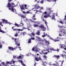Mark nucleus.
Returning a JSON list of instances; mask_svg holds the SVG:
<instances>
[{"label":"nucleus","mask_w":66,"mask_h":66,"mask_svg":"<svg viewBox=\"0 0 66 66\" xmlns=\"http://www.w3.org/2000/svg\"><path fill=\"white\" fill-rule=\"evenodd\" d=\"M53 65L54 66H60V65H59V63L57 62H56V64H53Z\"/></svg>","instance_id":"6ab92c4d"},{"label":"nucleus","mask_w":66,"mask_h":66,"mask_svg":"<svg viewBox=\"0 0 66 66\" xmlns=\"http://www.w3.org/2000/svg\"><path fill=\"white\" fill-rule=\"evenodd\" d=\"M29 35L31 37H33V36H35V34L34 32L31 33V34H29Z\"/></svg>","instance_id":"4468645a"},{"label":"nucleus","mask_w":66,"mask_h":66,"mask_svg":"<svg viewBox=\"0 0 66 66\" xmlns=\"http://www.w3.org/2000/svg\"><path fill=\"white\" fill-rule=\"evenodd\" d=\"M45 24H46L47 28H48V26L47 25V21H45Z\"/></svg>","instance_id":"c9c22d12"},{"label":"nucleus","mask_w":66,"mask_h":66,"mask_svg":"<svg viewBox=\"0 0 66 66\" xmlns=\"http://www.w3.org/2000/svg\"><path fill=\"white\" fill-rule=\"evenodd\" d=\"M35 47H33L32 48V51H34V50L35 49Z\"/></svg>","instance_id":"c03bdc74"},{"label":"nucleus","mask_w":66,"mask_h":66,"mask_svg":"<svg viewBox=\"0 0 66 66\" xmlns=\"http://www.w3.org/2000/svg\"><path fill=\"white\" fill-rule=\"evenodd\" d=\"M2 44H1V43L0 42V48H2Z\"/></svg>","instance_id":"a18cd8bd"},{"label":"nucleus","mask_w":66,"mask_h":66,"mask_svg":"<svg viewBox=\"0 0 66 66\" xmlns=\"http://www.w3.org/2000/svg\"><path fill=\"white\" fill-rule=\"evenodd\" d=\"M48 53L47 52H46L45 53H43V54H48Z\"/></svg>","instance_id":"8fccbe9b"},{"label":"nucleus","mask_w":66,"mask_h":66,"mask_svg":"<svg viewBox=\"0 0 66 66\" xmlns=\"http://www.w3.org/2000/svg\"><path fill=\"white\" fill-rule=\"evenodd\" d=\"M22 13H23L24 14H26V12H25V11H23L22 12Z\"/></svg>","instance_id":"5fc2aeb1"},{"label":"nucleus","mask_w":66,"mask_h":66,"mask_svg":"<svg viewBox=\"0 0 66 66\" xmlns=\"http://www.w3.org/2000/svg\"><path fill=\"white\" fill-rule=\"evenodd\" d=\"M40 10H44V8L43 7H42L40 9Z\"/></svg>","instance_id":"13d9d810"},{"label":"nucleus","mask_w":66,"mask_h":66,"mask_svg":"<svg viewBox=\"0 0 66 66\" xmlns=\"http://www.w3.org/2000/svg\"><path fill=\"white\" fill-rule=\"evenodd\" d=\"M18 35V33L17 32H16V34L14 35V36L15 37H17Z\"/></svg>","instance_id":"bb28decb"},{"label":"nucleus","mask_w":66,"mask_h":66,"mask_svg":"<svg viewBox=\"0 0 66 66\" xmlns=\"http://www.w3.org/2000/svg\"><path fill=\"white\" fill-rule=\"evenodd\" d=\"M47 13V12H45L43 13V15H44V14H45V15H46V14Z\"/></svg>","instance_id":"79ce46f5"},{"label":"nucleus","mask_w":66,"mask_h":66,"mask_svg":"<svg viewBox=\"0 0 66 66\" xmlns=\"http://www.w3.org/2000/svg\"><path fill=\"white\" fill-rule=\"evenodd\" d=\"M35 59L36 61H39V60H42V59H41V57H35Z\"/></svg>","instance_id":"6e6552de"},{"label":"nucleus","mask_w":66,"mask_h":66,"mask_svg":"<svg viewBox=\"0 0 66 66\" xmlns=\"http://www.w3.org/2000/svg\"><path fill=\"white\" fill-rule=\"evenodd\" d=\"M26 14H32V12H30L29 11H27L26 12Z\"/></svg>","instance_id":"f704fd0d"},{"label":"nucleus","mask_w":66,"mask_h":66,"mask_svg":"<svg viewBox=\"0 0 66 66\" xmlns=\"http://www.w3.org/2000/svg\"><path fill=\"white\" fill-rule=\"evenodd\" d=\"M2 20L3 23H4V22H5V23H8V24H9L10 25L12 24V23L8 22L7 21V20H5V19H3Z\"/></svg>","instance_id":"39448f33"},{"label":"nucleus","mask_w":66,"mask_h":66,"mask_svg":"<svg viewBox=\"0 0 66 66\" xmlns=\"http://www.w3.org/2000/svg\"><path fill=\"white\" fill-rule=\"evenodd\" d=\"M11 4H12V5H15V4H14V3H11Z\"/></svg>","instance_id":"052dcab7"},{"label":"nucleus","mask_w":66,"mask_h":66,"mask_svg":"<svg viewBox=\"0 0 66 66\" xmlns=\"http://www.w3.org/2000/svg\"><path fill=\"white\" fill-rule=\"evenodd\" d=\"M59 22V23H62V24H63V21H60V22Z\"/></svg>","instance_id":"49530a36"},{"label":"nucleus","mask_w":66,"mask_h":66,"mask_svg":"<svg viewBox=\"0 0 66 66\" xmlns=\"http://www.w3.org/2000/svg\"><path fill=\"white\" fill-rule=\"evenodd\" d=\"M35 15H36L35 14H34L32 17V19L33 20H36V19H37L36 18H35Z\"/></svg>","instance_id":"ddd939ff"},{"label":"nucleus","mask_w":66,"mask_h":66,"mask_svg":"<svg viewBox=\"0 0 66 66\" xmlns=\"http://www.w3.org/2000/svg\"><path fill=\"white\" fill-rule=\"evenodd\" d=\"M64 50H66V46L65 47V48H64Z\"/></svg>","instance_id":"774afa93"},{"label":"nucleus","mask_w":66,"mask_h":66,"mask_svg":"<svg viewBox=\"0 0 66 66\" xmlns=\"http://www.w3.org/2000/svg\"><path fill=\"white\" fill-rule=\"evenodd\" d=\"M39 28H42V29H46V28L45 27H44V25L43 24H41V25L39 26Z\"/></svg>","instance_id":"9d476101"},{"label":"nucleus","mask_w":66,"mask_h":66,"mask_svg":"<svg viewBox=\"0 0 66 66\" xmlns=\"http://www.w3.org/2000/svg\"><path fill=\"white\" fill-rule=\"evenodd\" d=\"M31 39L32 40H34L35 39V38L34 37H33L32 38H31Z\"/></svg>","instance_id":"3c124183"},{"label":"nucleus","mask_w":66,"mask_h":66,"mask_svg":"<svg viewBox=\"0 0 66 66\" xmlns=\"http://www.w3.org/2000/svg\"><path fill=\"white\" fill-rule=\"evenodd\" d=\"M23 57H24L23 55H22L21 56H19V57H17V58L18 59H22Z\"/></svg>","instance_id":"f3484780"},{"label":"nucleus","mask_w":66,"mask_h":66,"mask_svg":"<svg viewBox=\"0 0 66 66\" xmlns=\"http://www.w3.org/2000/svg\"><path fill=\"white\" fill-rule=\"evenodd\" d=\"M17 29H13V31H16V30H17Z\"/></svg>","instance_id":"864d4df0"},{"label":"nucleus","mask_w":66,"mask_h":66,"mask_svg":"<svg viewBox=\"0 0 66 66\" xmlns=\"http://www.w3.org/2000/svg\"><path fill=\"white\" fill-rule=\"evenodd\" d=\"M39 12L40 13H42V11L40 10L39 11Z\"/></svg>","instance_id":"69168bd1"},{"label":"nucleus","mask_w":66,"mask_h":66,"mask_svg":"<svg viewBox=\"0 0 66 66\" xmlns=\"http://www.w3.org/2000/svg\"><path fill=\"white\" fill-rule=\"evenodd\" d=\"M53 14L52 15V16H51L50 15V14H47V17H51V18L52 19H55V16H54V15H55V14L54 13H53Z\"/></svg>","instance_id":"7ed1b4c3"},{"label":"nucleus","mask_w":66,"mask_h":66,"mask_svg":"<svg viewBox=\"0 0 66 66\" xmlns=\"http://www.w3.org/2000/svg\"><path fill=\"white\" fill-rule=\"evenodd\" d=\"M9 49L10 50H12V51H14V50H15L16 49V48H13V47H8Z\"/></svg>","instance_id":"9b49d317"},{"label":"nucleus","mask_w":66,"mask_h":66,"mask_svg":"<svg viewBox=\"0 0 66 66\" xmlns=\"http://www.w3.org/2000/svg\"><path fill=\"white\" fill-rule=\"evenodd\" d=\"M47 35V34H46L45 35L44 34L42 35V37H45V36H46Z\"/></svg>","instance_id":"2f4dec72"},{"label":"nucleus","mask_w":66,"mask_h":66,"mask_svg":"<svg viewBox=\"0 0 66 66\" xmlns=\"http://www.w3.org/2000/svg\"><path fill=\"white\" fill-rule=\"evenodd\" d=\"M12 64V63H10V62L9 61H7L6 63V64Z\"/></svg>","instance_id":"473e14b6"},{"label":"nucleus","mask_w":66,"mask_h":66,"mask_svg":"<svg viewBox=\"0 0 66 66\" xmlns=\"http://www.w3.org/2000/svg\"><path fill=\"white\" fill-rule=\"evenodd\" d=\"M19 16H20L21 17H22V18H26V16H24L23 15H22L21 14H20V15H19Z\"/></svg>","instance_id":"dca6fc26"},{"label":"nucleus","mask_w":66,"mask_h":66,"mask_svg":"<svg viewBox=\"0 0 66 66\" xmlns=\"http://www.w3.org/2000/svg\"><path fill=\"white\" fill-rule=\"evenodd\" d=\"M60 50H59V49H58V48L57 49V50H56L55 51H57V52H59V51Z\"/></svg>","instance_id":"6e6d98bb"},{"label":"nucleus","mask_w":66,"mask_h":66,"mask_svg":"<svg viewBox=\"0 0 66 66\" xmlns=\"http://www.w3.org/2000/svg\"><path fill=\"white\" fill-rule=\"evenodd\" d=\"M44 18H48V16H47V15H44Z\"/></svg>","instance_id":"37998d69"},{"label":"nucleus","mask_w":66,"mask_h":66,"mask_svg":"<svg viewBox=\"0 0 66 66\" xmlns=\"http://www.w3.org/2000/svg\"><path fill=\"white\" fill-rule=\"evenodd\" d=\"M23 30V29H17V31H22Z\"/></svg>","instance_id":"7c9ffc66"},{"label":"nucleus","mask_w":66,"mask_h":66,"mask_svg":"<svg viewBox=\"0 0 66 66\" xmlns=\"http://www.w3.org/2000/svg\"><path fill=\"white\" fill-rule=\"evenodd\" d=\"M16 56H13V58H16Z\"/></svg>","instance_id":"0e129e2a"},{"label":"nucleus","mask_w":66,"mask_h":66,"mask_svg":"<svg viewBox=\"0 0 66 66\" xmlns=\"http://www.w3.org/2000/svg\"><path fill=\"white\" fill-rule=\"evenodd\" d=\"M0 29H2L1 28V27H0ZM0 32H2V33H5V32L4 31L1 29H0Z\"/></svg>","instance_id":"b1692460"},{"label":"nucleus","mask_w":66,"mask_h":66,"mask_svg":"<svg viewBox=\"0 0 66 66\" xmlns=\"http://www.w3.org/2000/svg\"><path fill=\"white\" fill-rule=\"evenodd\" d=\"M43 57H44V59H45V60H47V56L46 55H45L43 56Z\"/></svg>","instance_id":"c85d7f7f"},{"label":"nucleus","mask_w":66,"mask_h":66,"mask_svg":"<svg viewBox=\"0 0 66 66\" xmlns=\"http://www.w3.org/2000/svg\"><path fill=\"white\" fill-rule=\"evenodd\" d=\"M42 20L43 21L45 22V19H44V18H43V16L42 17Z\"/></svg>","instance_id":"4c0bfd02"},{"label":"nucleus","mask_w":66,"mask_h":66,"mask_svg":"<svg viewBox=\"0 0 66 66\" xmlns=\"http://www.w3.org/2000/svg\"><path fill=\"white\" fill-rule=\"evenodd\" d=\"M47 37H49L50 39H51L52 40H53L54 42H58V41H60L59 40H55L54 39L52 38L49 35H47Z\"/></svg>","instance_id":"20e7f679"},{"label":"nucleus","mask_w":66,"mask_h":66,"mask_svg":"<svg viewBox=\"0 0 66 66\" xmlns=\"http://www.w3.org/2000/svg\"><path fill=\"white\" fill-rule=\"evenodd\" d=\"M65 47H66V46H65V45L62 44L61 45V48H62L63 49H64V48H65Z\"/></svg>","instance_id":"4be33fe9"},{"label":"nucleus","mask_w":66,"mask_h":66,"mask_svg":"<svg viewBox=\"0 0 66 66\" xmlns=\"http://www.w3.org/2000/svg\"><path fill=\"white\" fill-rule=\"evenodd\" d=\"M44 0H42L40 2V3L42 4H43L44 3Z\"/></svg>","instance_id":"58836bf2"},{"label":"nucleus","mask_w":66,"mask_h":66,"mask_svg":"<svg viewBox=\"0 0 66 66\" xmlns=\"http://www.w3.org/2000/svg\"><path fill=\"white\" fill-rule=\"evenodd\" d=\"M12 39H14V42H15L16 40H17V38L14 39V38H12Z\"/></svg>","instance_id":"ea45409f"},{"label":"nucleus","mask_w":66,"mask_h":66,"mask_svg":"<svg viewBox=\"0 0 66 66\" xmlns=\"http://www.w3.org/2000/svg\"><path fill=\"white\" fill-rule=\"evenodd\" d=\"M37 35H40V32L38 31L37 32V33H36Z\"/></svg>","instance_id":"c756f323"},{"label":"nucleus","mask_w":66,"mask_h":66,"mask_svg":"<svg viewBox=\"0 0 66 66\" xmlns=\"http://www.w3.org/2000/svg\"><path fill=\"white\" fill-rule=\"evenodd\" d=\"M36 64V62H35V63L34 64V66H35V65Z\"/></svg>","instance_id":"e2e57ef3"},{"label":"nucleus","mask_w":66,"mask_h":66,"mask_svg":"<svg viewBox=\"0 0 66 66\" xmlns=\"http://www.w3.org/2000/svg\"><path fill=\"white\" fill-rule=\"evenodd\" d=\"M46 1H48V2H51V0H46Z\"/></svg>","instance_id":"603ef678"},{"label":"nucleus","mask_w":66,"mask_h":66,"mask_svg":"<svg viewBox=\"0 0 66 66\" xmlns=\"http://www.w3.org/2000/svg\"><path fill=\"white\" fill-rule=\"evenodd\" d=\"M54 57L55 58H57V60H58V59H60V56L59 55H54L53 56V57Z\"/></svg>","instance_id":"f8f14e48"},{"label":"nucleus","mask_w":66,"mask_h":66,"mask_svg":"<svg viewBox=\"0 0 66 66\" xmlns=\"http://www.w3.org/2000/svg\"><path fill=\"white\" fill-rule=\"evenodd\" d=\"M36 38H37V39H38L39 40H40V38L38 36H37L36 37Z\"/></svg>","instance_id":"a19ab883"},{"label":"nucleus","mask_w":66,"mask_h":66,"mask_svg":"<svg viewBox=\"0 0 66 66\" xmlns=\"http://www.w3.org/2000/svg\"><path fill=\"white\" fill-rule=\"evenodd\" d=\"M11 8H9V10H11L13 12H14V9L13 7H14L15 6L13 5H11Z\"/></svg>","instance_id":"1a4fd4ad"},{"label":"nucleus","mask_w":66,"mask_h":66,"mask_svg":"<svg viewBox=\"0 0 66 66\" xmlns=\"http://www.w3.org/2000/svg\"><path fill=\"white\" fill-rule=\"evenodd\" d=\"M38 25L37 24H35L34 25V27H37Z\"/></svg>","instance_id":"72a5a7b5"},{"label":"nucleus","mask_w":66,"mask_h":66,"mask_svg":"<svg viewBox=\"0 0 66 66\" xmlns=\"http://www.w3.org/2000/svg\"><path fill=\"white\" fill-rule=\"evenodd\" d=\"M39 41H40V42H45V46H49V45L50 44L49 42L48 41H47V40H45V39L43 40L40 38L39 40Z\"/></svg>","instance_id":"f257e3e1"},{"label":"nucleus","mask_w":66,"mask_h":66,"mask_svg":"<svg viewBox=\"0 0 66 66\" xmlns=\"http://www.w3.org/2000/svg\"><path fill=\"white\" fill-rule=\"evenodd\" d=\"M63 33V34H66V30H63L62 31Z\"/></svg>","instance_id":"e433bc0d"},{"label":"nucleus","mask_w":66,"mask_h":66,"mask_svg":"<svg viewBox=\"0 0 66 66\" xmlns=\"http://www.w3.org/2000/svg\"><path fill=\"white\" fill-rule=\"evenodd\" d=\"M30 25H28V28L27 29L28 31H30V30H31V29L30 28H30Z\"/></svg>","instance_id":"a878e982"},{"label":"nucleus","mask_w":66,"mask_h":66,"mask_svg":"<svg viewBox=\"0 0 66 66\" xmlns=\"http://www.w3.org/2000/svg\"><path fill=\"white\" fill-rule=\"evenodd\" d=\"M58 27H59V28H62V27L60 26H58Z\"/></svg>","instance_id":"680f3d73"},{"label":"nucleus","mask_w":66,"mask_h":66,"mask_svg":"<svg viewBox=\"0 0 66 66\" xmlns=\"http://www.w3.org/2000/svg\"><path fill=\"white\" fill-rule=\"evenodd\" d=\"M47 48L48 49H46V51H49V49H50V50L52 51L53 50V49L51 48H49L48 47H47Z\"/></svg>","instance_id":"a211bd4d"},{"label":"nucleus","mask_w":66,"mask_h":66,"mask_svg":"<svg viewBox=\"0 0 66 66\" xmlns=\"http://www.w3.org/2000/svg\"><path fill=\"white\" fill-rule=\"evenodd\" d=\"M20 24H22V25H21L19 24H18L16 23H15V24H14V26H16L17 27H20L21 26H24V24H23V23H22V21H21L20 23Z\"/></svg>","instance_id":"f03ea898"},{"label":"nucleus","mask_w":66,"mask_h":66,"mask_svg":"<svg viewBox=\"0 0 66 66\" xmlns=\"http://www.w3.org/2000/svg\"><path fill=\"white\" fill-rule=\"evenodd\" d=\"M15 44H16V45H18V46H20V42H19V40L18 39H16L15 41Z\"/></svg>","instance_id":"0eeeda50"},{"label":"nucleus","mask_w":66,"mask_h":66,"mask_svg":"<svg viewBox=\"0 0 66 66\" xmlns=\"http://www.w3.org/2000/svg\"><path fill=\"white\" fill-rule=\"evenodd\" d=\"M2 23V22H0V25H1Z\"/></svg>","instance_id":"338daca9"},{"label":"nucleus","mask_w":66,"mask_h":66,"mask_svg":"<svg viewBox=\"0 0 66 66\" xmlns=\"http://www.w3.org/2000/svg\"><path fill=\"white\" fill-rule=\"evenodd\" d=\"M47 9L48 10V14H51V12H52V11L51 10V8H48Z\"/></svg>","instance_id":"2eb2a0df"},{"label":"nucleus","mask_w":66,"mask_h":66,"mask_svg":"<svg viewBox=\"0 0 66 66\" xmlns=\"http://www.w3.org/2000/svg\"><path fill=\"white\" fill-rule=\"evenodd\" d=\"M64 61V60H63L62 61H61V66H62V65L63 64V62Z\"/></svg>","instance_id":"09e8293b"},{"label":"nucleus","mask_w":66,"mask_h":66,"mask_svg":"<svg viewBox=\"0 0 66 66\" xmlns=\"http://www.w3.org/2000/svg\"><path fill=\"white\" fill-rule=\"evenodd\" d=\"M21 64L22 65H23V66H26V65H25L24 63H23V61H22L21 60Z\"/></svg>","instance_id":"5701e85b"},{"label":"nucleus","mask_w":66,"mask_h":66,"mask_svg":"<svg viewBox=\"0 0 66 66\" xmlns=\"http://www.w3.org/2000/svg\"><path fill=\"white\" fill-rule=\"evenodd\" d=\"M28 43H29V44L31 43V39L30 38L29 39V40H28Z\"/></svg>","instance_id":"cd10ccee"},{"label":"nucleus","mask_w":66,"mask_h":66,"mask_svg":"<svg viewBox=\"0 0 66 66\" xmlns=\"http://www.w3.org/2000/svg\"><path fill=\"white\" fill-rule=\"evenodd\" d=\"M20 7L21 10H24V6H23V5H22L21 6V5H20Z\"/></svg>","instance_id":"aec40b11"},{"label":"nucleus","mask_w":66,"mask_h":66,"mask_svg":"<svg viewBox=\"0 0 66 66\" xmlns=\"http://www.w3.org/2000/svg\"><path fill=\"white\" fill-rule=\"evenodd\" d=\"M35 52H38V49L37 48V47H35Z\"/></svg>","instance_id":"393cba45"},{"label":"nucleus","mask_w":66,"mask_h":66,"mask_svg":"<svg viewBox=\"0 0 66 66\" xmlns=\"http://www.w3.org/2000/svg\"><path fill=\"white\" fill-rule=\"evenodd\" d=\"M27 5L25 4L24 5V7L26 9H27V8H26V7H27Z\"/></svg>","instance_id":"de8ad7c7"},{"label":"nucleus","mask_w":66,"mask_h":66,"mask_svg":"<svg viewBox=\"0 0 66 66\" xmlns=\"http://www.w3.org/2000/svg\"><path fill=\"white\" fill-rule=\"evenodd\" d=\"M1 63L3 65H4V62H3Z\"/></svg>","instance_id":"bf43d9fd"},{"label":"nucleus","mask_w":66,"mask_h":66,"mask_svg":"<svg viewBox=\"0 0 66 66\" xmlns=\"http://www.w3.org/2000/svg\"><path fill=\"white\" fill-rule=\"evenodd\" d=\"M32 7H34V9H38L40 8L39 6L38 5H32Z\"/></svg>","instance_id":"423d86ee"},{"label":"nucleus","mask_w":66,"mask_h":66,"mask_svg":"<svg viewBox=\"0 0 66 66\" xmlns=\"http://www.w3.org/2000/svg\"><path fill=\"white\" fill-rule=\"evenodd\" d=\"M7 6L9 8H10V7H11V6H12L10 2L8 3Z\"/></svg>","instance_id":"412c9836"},{"label":"nucleus","mask_w":66,"mask_h":66,"mask_svg":"<svg viewBox=\"0 0 66 66\" xmlns=\"http://www.w3.org/2000/svg\"><path fill=\"white\" fill-rule=\"evenodd\" d=\"M23 29H27V28H26V27H23Z\"/></svg>","instance_id":"4d7b16f0"}]
</instances>
